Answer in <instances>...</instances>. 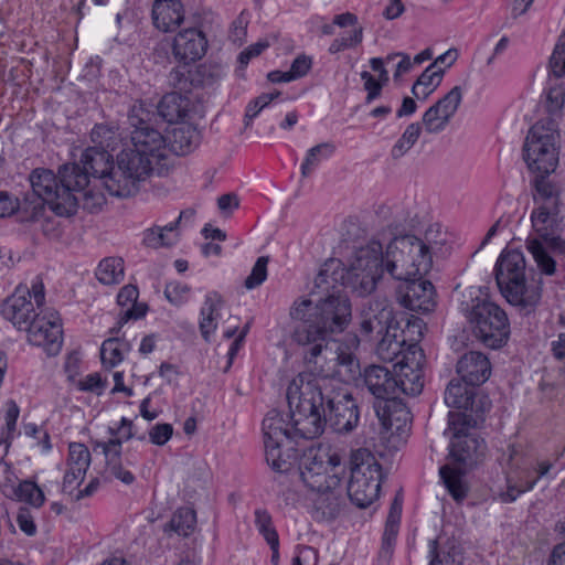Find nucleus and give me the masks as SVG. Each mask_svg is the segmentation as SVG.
I'll return each instance as SVG.
<instances>
[{
	"instance_id": "nucleus-24",
	"label": "nucleus",
	"mask_w": 565,
	"mask_h": 565,
	"mask_svg": "<svg viewBox=\"0 0 565 565\" xmlns=\"http://www.w3.org/2000/svg\"><path fill=\"white\" fill-rule=\"evenodd\" d=\"M342 262L328 259L319 269L313 279L309 296L315 299L329 297L330 295H347L339 286L343 287Z\"/></svg>"
},
{
	"instance_id": "nucleus-30",
	"label": "nucleus",
	"mask_w": 565,
	"mask_h": 565,
	"mask_svg": "<svg viewBox=\"0 0 565 565\" xmlns=\"http://www.w3.org/2000/svg\"><path fill=\"white\" fill-rule=\"evenodd\" d=\"M184 20L181 0H156L152 6V21L163 32L173 31Z\"/></svg>"
},
{
	"instance_id": "nucleus-42",
	"label": "nucleus",
	"mask_w": 565,
	"mask_h": 565,
	"mask_svg": "<svg viewBox=\"0 0 565 565\" xmlns=\"http://www.w3.org/2000/svg\"><path fill=\"white\" fill-rule=\"evenodd\" d=\"M199 134L190 126L173 128L171 131V149L177 153L184 156L192 151L198 145Z\"/></svg>"
},
{
	"instance_id": "nucleus-35",
	"label": "nucleus",
	"mask_w": 565,
	"mask_h": 565,
	"mask_svg": "<svg viewBox=\"0 0 565 565\" xmlns=\"http://www.w3.org/2000/svg\"><path fill=\"white\" fill-rule=\"evenodd\" d=\"M306 507L313 520H334L342 510L340 497H307Z\"/></svg>"
},
{
	"instance_id": "nucleus-56",
	"label": "nucleus",
	"mask_w": 565,
	"mask_h": 565,
	"mask_svg": "<svg viewBox=\"0 0 565 565\" xmlns=\"http://www.w3.org/2000/svg\"><path fill=\"white\" fill-rule=\"evenodd\" d=\"M191 287L184 282L171 281L166 285L164 296L173 306H181L190 299Z\"/></svg>"
},
{
	"instance_id": "nucleus-64",
	"label": "nucleus",
	"mask_w": 565,
	"mask_h": 565,
	"mask_svg": "<svg viewBox=\"0 0 565 565\" xmlns=\"http://www.w3.org/2000/svg\"><path fill=\"white\" fill-rule=\"evenodd\" d=\"M149 440L156 446L166 445L173 435V427L168 423H158L149 429Z\"/></svg>"
},
{
	"instance_id": "nucleus-4",
	"label": "nucleus",
	"mask_w": 565,
	"mask_h": 565,
	"mask_svg": "<svg viewBox=\"0 0 565 565\" xmlns=\"http://www.w3.org/2000/svg\"><path fill=\"white\" fill-rule=\"evenodd\" d=\"M307 440L295 435L292 426L285 428V452L290 460L289 468L285 469V473L291 480L302 481L310 491L317 494H328L331 484L339 481L335 476L327 479L328 467H338L341 463V456L330 445L309 448Z\"/></svg>"
},
{
	"instance_id": "nucleus-28",
	"label": "nucleus",
	"mask_w": 565,
	"mask_h": 565,
	"mask_svg": "<svg viewBox=\"0 0 565 565\" xmlns=\"http://www.w3.org/2000/svg\"><path fill=\"white\" fill-rule=\"evenodd\" d=\"M403 511V500L395 497L391 503L382 536V546L379 552V565H388L394 553L397 534L399 531Z\"/></svg>"
},
{
	"instance_id": "nucleus-49",
	"label": "nucleus",
	"mask_w": 565,
	"mask_h": 565,
	"mask_svg": "<svg viewBox=\"0 0 565 565\" xmlns=\"http://www.w3.org/2000/svg\"><path fill=\"white\" fill-rule=\"evenodd\" d=\"M420 134L422 125L419 122L408 125L401 138L392 148V157L394 159L403 157L415 145Z\"/></svg>"
},
{
	"instance_id": "nucleus-45",
	"label": "nucleus",
	"mask_w": 565,
	"mask_h": 565,
	"mask_svg": "<svg viewBox=\"0 0 565 565\" xmlns=\"http://www.w3.org/2000/svg\"><path fill=\"white\" fill-rule=\"evenodd\" d=\"M444 74V68H435V64H430L428 67H426V70L420 74V76L413 85V95L416 98H420L419 89L425 87L427 90L424 94V99H426L439 86Z\"/></svg>"
},
{
	"instance_id": "nucleus-33",
	"label": "nucleus",
	"mask_w": 565,
	"mask_h": 565,
	"mask_svg": "<svg viewBox=\"0 0 565 565\" xmlns=\"http://www.w3.org/2000/svg\"><path fill=\"white\" fill-rule=\"evenodd\" d=\"M559 206L537 205L531 213L533 231L540 239L545 241L555 233Z\"/></svg>"
},
{
	"instance_id": "nucleus-5",
	"label": "nucleus",
	"mask_w": 565,
	"mask_h": 565,
	"mask_svg": "<svg viewBox=\"0 0 565 565\" xmlns=\"http://www.w3.org/2000/svg\"><path fill=\"white\" fill-rule=\"evenodd\" d=\"M525 268V258L520 250H503L495 264V280L502 296L511 305L533 308L542 297V280L527 285Z\"/></svg>"
},
{
	"instance_id": "nucleus-60",
	"label": "nucleus",
	"mask_w": 565,
	"mask_h": 565,
	"mask_svg": "<svg viewBox=\"0 0 565 565\" xmlns=\"http://www.w3.org/2000/svg\"><path fill=\"white\" fill-rule=\"evenodd\" d=\"M87 186L74 193L78 198V202L82 201L84 209L93 213L100 210L106 200L100 192H94L90 189L86 190Z\"/></svg>"
},
{
	"instance_id": "nucleus-50",
	"label": "nucleus",
	"mask_w": 565,
	"mask_h": 565,
	"mask_svg": "<svg viewBox=\"0 0 565 565\" xmlns=\"http://www.w3.org/2000/svg\"><path fill=\"white\" fill-rule=\"evenodd\" d=\"M315 298L302 299L290 309V318L297 323L294 332L301 328L302 324H315Z\"/></svg>"
},
{
	"instance_id": "nucleus-15",
	"label": "nucleus",
	"mask_w": 565,
	"mask_h": 565,
	"mask_svg": "<svg viewBox=\"0 0 565 565\" xmlns=\"http://www.w3.org/2000/svg\"><path fill=\"white\" fill-rule=\"evenodd\" d=\"M149 113L141 107H134L129 115V124L132 127L130 138L132 150L157 162L167 157V140L163 135L149 122Z\"/></svg>"
},
{
	"instance_id": "nucleus-25",
	"label": "nucleus",
	"mask_w": 565,
	"mask_h": 565,
	"mask_svg": "<svg viewBox=\"0 0 565 565\" xmlns=\"http://www.w3.org/2000/svg\"><path fill=\"white\" fill-rule=\"evenodd\" d=\"M555 475V463L550 460H541L531 470L523 471L516 480L513 477H509V490L522 494L533 490L536 486L539 491H544Z\"/></svg>"
},
{
	"instance_id": "nucleus-32",
	"label": "nucleus",
	"mask_w": 565,
	"mask_h": 565,
	"mask_svg": "<svg viewBox=\"0 0 565 565\" xmlns=\"http://www.w3.org/2000/svg\"><path fill=\"white\" fill-rule=\"evenodd\" d=\"M223 298L216 291L206 294L204 302L201 308L200 332L205 341H210V337L217 328V320L220 318V310L223 307Z\"/></svg>"
},
{
	"instance_id": "nucleus-48",
	"label": "nucleus",
	"mask_w": 565,
	"mask_h": 565,
	"mask_svg": "<svg viewBox=\"0 0 565 565\" xmlns=\"http://www.w3.org/2000/svg\"><path fill=\"white\" fill-rule=\"evenodd\" d=\"M335 150L333 143L324 142L312 147L301 164V173L308 177L315 168L323 160L329 158Z\"/></svg>"
},
{
	"instance_id": "nucleus-38",
	"label": "nucleus",
	"mask_w": 565,
	"mask_h": 565,
	"mask_svg": "<svg viewBox=\"0 0 565 565\" xmlns=\"http://www.w3.org/2000/svg\"><path fill=\"white\" fill-rule=\"evenodd\" d=\"M131 350L129 341L120 338H109L102 343L100 359L106 369L120 364L125 355Z\"/></svg>"
},
{
	"instance_id": "nucleus-55",
	"label": "nucleus",
	"mask_w": 565,
	"mask_h": 565,
	"mask_svg": "<svg viewBox=\"0 0 565 565\" xmlns=\"http://www.w3.org/2000/svg\"><path fill=\"white\" fill-rule=\"evenodd\" d=\"M313 58L301 53L292 61L290 68L285 71V83L305 77L312 68Z\"/></svg>"
},
{
	"instance_id": "nucleus-7",
	"label": "nucleus",
	"mask_w": 565,
	"mask_h": 565,
	"mask_svg": "<svg viewBox=\"0 0 565 565\" xmlns=\"http://www.w3.org/2000/svg\"><path fill=\"white\" fill-rule=\"evenodd\" d=\"M383 267L393 278L409 280L428 273L431 258L423 239L403 235L394 237L387 245Z\"/></svg>"
},
{
	"instance_id": "nucleus-39",
	"label": "nucleus",
	"mask_w": 565,
	"mask_h": 565,
	"mask_svg": "<svg viewBox=\"0 0 565 565\" xmlns=\"http://www.w3.org/2000/svg\"><path fill=\"white\" fill-rule=\"evenodd\" d=\"M535 178L532 181V185L535 190L533 194L534 202L537 205L559 206L558 191L555 184H553L547 177L551 173H534Z\"/></svg>"
},
{
	"instance_id": "nucleus-43",
	"label": "nucleus",
	"mask_w": 565,
	"mask_h": 565,
	"mask_svg": "<svg viewBox=\"0 0 565 565\" xmlns=\"http://www.w3.org/2000/svg\"><path fill=\"white\" fill-rule=\"evenodd\" d=\"M124 262L117 257L104 258L95 273L98 281L104 285L119 284L124 279Z\"/></svg>"
},
{
	"instance_id": "nucleus-47",
	"label": "nucleus",
	"mask_w": 565,
	"mask_h": 565,
	"mask_svg": "<svg viewBox=\"0 0 565 565\" xmlns=\"http://www.w3.org/2000/svg\"><path fill=\"white\" fill-rule=\"evenodd\" d=\"M224 68L217 63H205L199 65L193 71V79L195 87L198 86H212L224 76Z\"/></svg>"
},
{
	"instance_id": "nucleus-11",
	"label": "nucleus",
	"mask_w": 565,
	"mask_h": 565,
	"mask_svg": "<svg viewBox=\"0 0 565 565\" xmlns=\"http://www.w3.org/2000/svg\"><path fill=\"white\" fill-rule=\"evenodd\" d=\"M424 328L425 323L420 318H414L407 322L403 333L409 334L411 341L414 342L407 345V352L404 353L403 358L393 364L397 391L406 395L416 396L422 393L424 387L422 367L425 355L422 348L416 343L423 338Z\"/></svg>"
},
{
	"instance_id": "nucleus-44",
	"label": "nucleus",
	"mask_w": 565,
	"mask_h": 565,
	"mask_svg": "<svg viewBox=\"0 0 565 565\" xmlns=\"http://www.w3.org/2000/svg\"><path fill=\"white\" fill-rule=\"evenodd\" d=\"M92 462L88 447L82 443H70L66 467L77 471V475L87 472Z\"/></svg>"
},
{
	"instance_id": "nucleus-51",
	"label": "nucleus",
	"mask_w": 565,
	"mask_h": 565,
	"mask_svg": "<svg viewBox=\"0 0 565 565\" xmlns=\"http://www.w3.org/2000/svg\"><path fill=\"white\" fill-rule=\"evenodd\" d=\"M14 212L20 213V220L22 216L30 215V206L28 199L23 203L19 202V199L7 191H0V217H7L12 215Z\"/></svg>"
},
{
	"instance_id": "nucleus-9",
	"label": "nucleus",
	"mask_w": 565,
	"mask_h": 565,
	"mask_svg": "<svg viewBox=\"0 0 565 565\" xmlns=\"http://www.w3.org/2000/svg\"><path fill=\"white\" fill-rule=\"evenodd\" d=\"M32 290L39 313L22 331L26 332V340L30 344L42 348L49 356H55L61 352L63 345L62 319L57 311L43 308L45 288L40 277L32 280Z\"/></svg>"
},
{
	"instance_id": "nucleus-37",
	"label": "nucleus",
	"mask_w": 565,
	"mask_h": 565,
	"mask_svg": "<svg viewBox=\"0 0 565 565\" xmlns=\"http://www.w3.org/2000/svg\"><path fill=\"white\" fill-rule=\"evenodd\" d=\"M159 115L168 122H177L188 115V102L179 93L164 95L158 105Z\"/></svg>"
},
{
	"instance_id": "nucleus-29",
	"label": "nucleus",
	"mask_w": 565,
	"mask_h": 565,
	"mask_svg": "<svg viewBox=\"0 0 565 565\" xmlns=\"http://www.w3.org/2000/svg\"><path fill=\"white\" fill-rule=\"evenodd\" d=\"M364 383L376 401L391 398L397 392L394 373L384 366L371 365L366 367Z\"/></svg>"
},
{
	"instance_id": "nucleus-22",
	"label": "nucleus",
	"mask_w": 565,
	"mask_h": 565,
	"mask_svg": "<svg viewBox=\"0 0 565 565\" xmlns=\"http://www.w3.org/2000/svg\"><path fill=\"white\" fill-rule=\"evenodd\" d=\"M207 39L204 32L195 26L180 30L172 43L174 58L184 65L201 60L207 51Z\"/></svg>"
},
{
	"instance_id": "nucleus-6",
	"label": "nucleus",
	"mask_w": 565,
	"mask_h": 565,
	"mask_svg": "<svg viewBox=\"0 0 565 565\" xmlns=\"http://www.w3.org/2000/svg\"><path fill=\"white\" fill-rule=\"evenodd\" d=\"M383 263V246L379 241L355 249L349 265L342 264L343 288L358 297L371 295L384 273Z\"/></svg>"
},
{
	"instance_id": "nucleus-41",
	"label": "nucleus",
	"mask_w": 565,
	"mask_h": 565,
	"mask_svg": "<svg viewBox=\"0 0 565 565\" xmlns=\"http://www.w3.org/2000/svg\"><path fill=\"white\" fill-rule=\"evenodd\" d=\"M20 409L14 401L7 403V409L4 414L6 425L1 429L0 434V458L3 459L9 451L11 441L14 437L17 429V420L19 418Z\"/></svg>"
},
{
	"instance_id": "nucleus-57",
	"label": "nucleus",
	"mask_w": 565,
	"mask_h": 565,
	"mask_svg": "<svg viewBox=\"0 0 565 565\" xmlns=\"http://www.w3.org/2000/svg\"><path fill=\"white\" fill-rule=\"evenodd\" d=\"M269 262L268 256H260L257 258L255 265L252 268L250 274L244 281V287L252 290L260 286L267 278V265Z\"/></svg>"
},
{
	"instance_id": "nucleus-34",
	"label": "nucleus",
	"mask_w": 565,
	"mask_h": 565,
	"mask_svg": "<svg viewBox=\"0 0 565 565\" xmlns=\"http://www.w3.org/2000/svg\"><path fill=\"white\" fill-rule=\"evenodd\" d=\"M391 330L392 329H387L381 334L382 339L377 343L376 354L383 362L395 363L407 352L408 344H406L405 335L402 339H397L396 328H394V333H392Z\"/></svg>"
},
{
	"instance_id": "nucleus-17",
	"label": "nucleus",
	"mask_w": 565,
	"mask_h": 565,
	"mask_svg": "<svg viewBox=\"0 0 565 565\" xmlns=\"http://www.w3.org/2000/svg\"><path fill=\"white\" fill-rule=\"evenodd\" d=\"M396 298L404 308L412 311L430 312L436 307L434 285L422 276L403 280L397 287Z\"/></svg>"
},
{
	"instance_id": "nucleus-40",
	"label": "nucleus",
	"mask_w": 565,
	"mask_h": 565,
	"mask_svg": "<svg viewBox=\"0 0 565 565\" xmlns=\"http://www.w3.org/2000/svg\"><path fill=\"white\" fill-rule=\"evenodd\" d=\"M2 494H44L43 490L32 479L20 480L14 472L7 467L3 480L0 483Z\"/></svg>"
},
{
	"instance_id": "nucleus-63",
	"label": "nucleus",
	"mask_w": 565,
	"mask_h": 565,
	"mask_svg": "<svg viewBox=\"0 0 565 565\" xmlns=\"http://www.w3.org/2000/svg\"><path fill=\"white\" fill-rule=\"evenodd\" d=\"M423 242L427 246V253H429L430 256L440 252L446 242L445 234L441 233L440 226H429L425 233V239Z\"/></svg>"
},
{
	"instance_id": "nucleus-10",
	"label": "nucleus",
	"mask_w": 565,
	"mask_h": 565,
	"mask_svg": "<svg viewBox=\"0 0 565 565\" xmlns=\"http://www.w3.org/2000/svg\"><path fill=\"white\" fill-rule=\"evenodd\" d=\"M160 162L150 160L131 148L124 149L117 156V166L106 178V190L114 196H130L138 191L139 183L153 171L158 170L160 173Z\"/></svg>"
},
{
	"instance_id": "nucleus-18",
	"label": "nucleus",
	"mask_w": 565,
	"mask_h": 565,
	"mask_svg": "<svg viewBox=\"0 0 565 565\" xmlns=\"http://www.w3.org/2000/svg\"><path fill=\"white\" fill-rule=\"evenodd\" d=\"M476 386L460 380H451L445 392V403L449 407L462 409L473 418H482L490 409V401L486 396L478 397Z\"/></svg>"
},
{
	"instance_id": "nucleus-58",
	"label": "nucleus",
	"mask_w": 565,
	"mask_h": 565,
	"mask_svg": "<svg viewBox=\"0 0 565 565\" xmlns=\"http://www.w3.org/2000/svg\"><path fill=\"white\" fill-rule=\"evenodd\" d=\"M178 241V234L169 237L160 227L148 228L143 233V244L151 248H159L163 246H172Z\"/></svg>"
},
{
	"instance_id": "nucleus-21",
	"label": "nucleus",
	"mask_w": 565,
	"mask_h": 565,
	"mask_svg": "<svg viewBox=\"0 0 565 565\" xmlns=\"http://www.w3.org/2000/svg\"><path fill=\"white\" fill-rule=\"evenodd\" d=\"M374 409L386 434L402 436L408 430L411 412L402 399L391 397L376 401Z\"/></svg>"
},
{
	"instance_id": "nucleus-2",
	"label": "nucleus",
	"mask_w": 565,
	"mask_h": 565,
	"mask_svg": "<svg viewBox=\"0 0 565 565\" xmlns=\"http://www.w3.org/2000/svg\"><path fill=\"white\" fill-rule=\"evenodd\" d=\"M292 339L303 347V361L313 376L305 381L299 375L287 388L286 398L289 404L301 399L307 386H316L323 381L351 382L361 375L360 363L355 355L360 340L355 334H347L341 341L331 340L328 335L316 337L303 328L292 332Z\"/></svg>"
},
{
	"instance_id": "nucleus-36",
	"label": "nucleus",
	"mask_w": 565,
	"mask_h": 565,
	"mask_svg": "<svg viewBox=\"0 0 565 565\" xmlns=\"http://www.w3.org/2000/svg\"><path fill=\"white\" fill-rule=\"evenodd\" d=\"M525 247L532 255L542 275L553 276L556 273V262L551 254L552 250L543 239L529 236L525 241Z\"/></svg>"
},
{
	"instance_id": "nucleus-8",
	"label": "nucleus",
	"mask_w": 565,
	"mask_h": 565,
	"mask_svg": "<svg viewBox=\"0 0 565 565\" xmlns=\"http://www.w3.org/2000/svg\"><path fill=\"white\" fill-rule=\"evenodd\" d=\"M558 124L546 117L535 122L525 137L522 156L532 173H553L558 164Z\"/></svg>"
},
{
	"instance_id": "nucleus-46",
	"label": "nucleus",
	"mask_w": 565,
	"mask_h": 565,
	"mask_svg": "<svg viewBox=\"0 0 565 565\" xmlns=\"http://www.w3.org/2000/svg\"><path fill=\"white\" fill-rule=\"evenodd\" d=\"M195 524L196 513L190 507L179 508L170 521L171 529L182 536H189L194 531Z\"/></svg>"
},
{
	"instance_id": "nucleus-1",
	"label": "nucleus",
	"mask_w": 565,
	"mask_h": 565,
	"mask_svg": "<svg viewBox=\"0 0 565 565\" xmlns=\"http://www.w3.org/2000/svg\"><path fill=\"white\" fill-rule=\"evenodd\" d=\"M345 382L321 381L307 386L301 399L289 404L290 422L295 435L303 439L319 437L329 423L338 433L352 431L360 418L359 406L344 385Z\"/></svg>"
},
{
	"instance_id": "nucleus-13",
	"label": "nucleus",
	"mask_w": 565,
	"mask_h": 565,
	"mask_svg": "<svg viewBox=\"0 0 565 565\" xmlns=\"http://www.w3.org/2000/svg\"><path fill=\"white\" fill-rule=\"evenodd\" d=\"M480 419L465 413L449 412L448 414V429L445 434L448 430L452 433L450 455L465 467L476 465L484 456V441L469 434V429L473 428Z\"/></svg>"
},
{
	"instance_id": "nucleus-23",
	"label": "nucleus",
	"mask_w": 565,
	"mask_h": 565,
	"mask_svg": "<svg viewBox=\"0 0 565 565\" xmlns=\"http://www.w3.org/2000/svg\"><path fill=\"white\" fill-rule=\"evenodd\" d=\"M262 430L266 462L274 471L280 473V459L282 456V415L277 408L267 413L263 420Z\"/></svg>"
},
{
	"instance_id": "nucleus-52",
	"label": "nucleus",
	"mask_w": 565,
	"mask_h": 565,
	"mask_svg": "<svg viewBox=\"0 0 565 565\" xmlns=\"http://www.w3.org/2000/svg\"><path fill=\"white\" fill-rule=\"evenodd\" d=\"M117 132L113 127L104 124L95 125L90 132V139L98 147L104 150H114L117 143Z\"/></svg>"
},
{
	"instance_id": "nucleus-53",
	"label": "nucleus",
	"mask_w": 565,
	"mask_h": 565,
	"mask_svg": "<svg viewBox=\"0 0 565 565\" xmlns=\"http://www.w3.org/2000/svg\"><path fill=\"white\" fill-rule=\"evenodd\" d=\"M280 97V92L274 89L268 93H264L258 97L252 99L245 109V125L248 126L249 122L258 116V114L266 107H268L274 100H278Z\"/></svg>"
},
{
	"instance_id": "nucleus-14",
	"label": "nucleus",
	"mask_w": 565,
	"mask_h": 565,
	"mask_svg": "<svg viewBox=\"0 0 565 565\" xmlns=\"http://www.w3.org/2000/svg\"><path fill=\"white\" fill-rule=\"evenodd\" d=\"M352 318L351 301L347 295H330L315 300V324L301 328L313 332L316 337L342 332Z\"/></svg>"
},
{
	"instance_id": "nucleus-16",
	"label": "nucleus",
	"mask_w": 565,
	"mask_h": 565,
	"mask_svg": "<svg viewBox=\"0 0 565 565\" xmlns=\"http://www.w3.org/2000/svg\"><path fill=\"white\" fill-rule=\"evenodd\" d=\"M393 306L386 296L377 295L366 301L361 308L360 329L366 337L383 334L385 330L393 329Z\"/></svg>"
},
{
	"instance_id": "nucleus-62",
	"label": "nucleus",
	"mask_w": 565,
	"mask_h": 565,
	"mask_svg": "<svg viewBox=\"0 0 565 565\" xmlns=\"http://www.w3.org/2000/svg\"><path fill=\"white\" fill-rule=\"evenodd\" d=\"M550 66L556 77L565 75V33L561 35L550 60Z\"/></svg>"
},
{
	"instance_id": "nucleus-27",
	"label": "nucleus",
	"mask_w": 565,
	"mask_h": 565,
	"mask_svg": "<svg viewBox=\"0 0 565 565\" xmlns=\"http://www.w3.org/2000/svg\"><path fill=\"white\" fill-rule=\"evenodd\" d=\"M456 370L462 382L473 386L483 384L491 374L488 358L476 351L463 354L458 360Z\"/></svg>"
},
{
	"instance_id": "nucleus-19",
	"label": "nucleus",
	"mask_w": 565,
	"mask_h": 565,
	"mask_svg": "<svg viewBox=\"0 0 565 565\" xmlns=\"http://www.w3.org/2000/svg\"><path fill=\"white\" fill-rule=\"evenodd\" d=\"M31 298H33L32 288L29 289L26 286L20 285L1 303L2 317L20 331L26 328L33 317L39 313L36 305L32 302Z\"/></svg>"
},
{
	"instance_id": "nucleus-31",
	"label": "nucleus",
	"mask_w": 565,
	"mask_h": 565,
	"mask_svg": "<svg viewBox=\"0 0 565 565\" xmlns=\"http://www.w3.org/2000/svg\"><path fill=\"white\" fill-rule=\"evenodd\" d=\"M139 291L136 286L126 285L117 295V303L122 308L117 321V327L110 330L111 333L119 331L129 320H137L146 316L147 306L137 303Z\"/></svg>"
},
{
	"instance_id": "nucleus-26",
	"label": "nucleus",
	"mask_w": 565,
	"mask_h": 565,
	"mask_svg": "<svg viewBox=\"0 0 565 565\" xmlns=\"http://www.w3.org/2000/svg\"><path fill=\"white\" fill-rule=\"evenodd\" d=\"M81 163L82 167L76 163L68 166L76 167L79 173H85L87 185H89V177H93L100 179L106 188V178L110 174L111 169H115L108 150L89 147L83 152Z\"/></svg>"
},
{
	"instance_id": "nucleus-20",
	"label": "nucleus",
	"mask_w": 565,
	"mask_h": 565,
	"mask_svg": "<svg viewBox=\"0 0 565 565\" xmlns=\"http://www.w3.org/2000/svg\"><path fill=\"white\" fill-rule=\"evenodd\" d=\"M462 100V88L455 86L423 115L422 125L428 134H439L449 124Z\"/></svg>"
},
{
	"instance_id": "nucleus-59",
	"label": "nucleus",
	"mask_w": 565,
	"mask_h": 565,
	"mask_svg": "<svg viewBox=\"0 0 565 565\" xmlns=\"http://www.w3.org/2000/svg\"><path fill=\"white\" fill-rule=\"evenodd\" d=\"M171 85L184 93L191 92L192 87H195L193 79V71L186 70L185 67H178L171 71L169 76Z\"/></svg>"
},
{
	"instance_id": "nucleus-12",
	"label": "nucleus",
	"mask_w": 565,
	"mask_h": 565,
	"mask_svg": "<svg viewBox=\"0 0 565 565\" xmlns=\"http://www.w3.org/2000/svg\"><path fill=\"white\" fill-rule=\"evenodd\" d=\"M466 317L475 335L488 348L503 347L510 337V323L507 313L494 302L487 299H472Z\"/></svg>"
},
{
	"instance_id": "nucleus-54",
	"label": "nucleus",
	"mask_w": 565,
	"mask_h": 565,
	"mask_svg": "<svg viewBox=\"0 0 565 565\" xmlns=\"http://www.w3.org/2000/svg\"><path fill=\"white\" fill-rule=\"evenodd\" d=\"M439 473L449 494H465L466 488L459 469L444 466L440 468Z\"/></svg>"
},
{
	"instance_id": "nucleus-61",
	"label": "nucleus",
	"mask_w": 565,
	"mask_h": 565,
	"mask_svg": "<svg viewBox=\"0 0 565 565\" xmlns=\"http://www.w3.org/2000/svg\"><path fill=\"white\" fill-rule=\"evenodd\" d=\"M565 103V87L562 85L553 86L548 89L546 96V109L550 114L548 117L561 113Z\"/></svg>"
},
{
	"instance_id": "nucleus-3",
	"label": "nucleus",
	"mask_w": 565,
	"mask_h": 565,
	"mask_svg": "<svg viewBox=\"0 0 565 565\" xmlns=\"http://www.w3.org/2000/svg\"><path fill=\"white\" fill-rule=\"evenodd\" d=\"M30 182L35 198H26L31 212L22 216V222L40 221L45 213V204L57 216L75 214L78 198L74 192L87 185V178L76 167L65 164L58 170V175L47 169H35L30 175Z\"/></svg>"
}]
</instances>
